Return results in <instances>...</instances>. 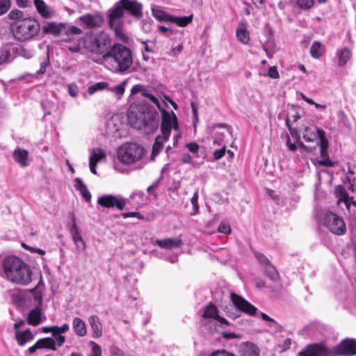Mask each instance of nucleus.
Here are the masks:
<instances>
[{
  "label": "nucleus",
  "instance_id": "obj_1",
  "mask_svg": "<svg viewBox=\"0 0 356 356\" xmlns=\"http://www.w3.org/2000/svg\"><path fill=\"white\" fill-rule=\"evenodd\" d=\"M128 122L135 129L146 134L154 132L159 127V115L153 108L144 106H131L127 113Z\"/></svg>",
  "mask_w": 356,
  "mask_h": 356
},
{
  "label": "nucleus",
  "instance_id": "obj_2",
  "mask_svg": "<svg viewBox=\"0 0 356 356\" xmlns=\"http://www.w3.org/2000/svg\"><path fill=\"white\" fill-rule=\"evenodd\" d=\"M3 270L10 282L28 285L32 281V270L29 265L15 256H8L2 261Z\"/></svg>",
  "mask_w": 356,
  "mask_h": 356
},
{
  "label": "nucleus",
  "instance_id": "obj_3",
  "mask_svg": "<svg viewBox=\"0 0 356 356\" xmlns=\"http://www.w3.org/2000/svg\"><path fill=\"white\" fill-rule=\"evenodd\" d=\"M103 60L111 71L118 73L127 72L133 64L131 50L121 44H115L103 55Z\"/></svg>",
  "mask_w": 356,
  "mask_h": 356
},
{
  "label": "nucleus",
  "instance_id": "obj_4",
  "mask_svg": "<svg viewBox=\"0 0 356 356\" xmlns=\"http://www.w3.org/2000/svg\"><path fill=\"white\" fill-rule=\"evenodd\" d=\"M10 26L14 37L20 41L32 39L38 34L40 29L38 22L31 17L13 22Z\"/></svg>",
  "mask_w": 356,
  "mask_h": 356
},
{
  "label": "nucleus",
  "instance_id": "obj_5",
  "mask_svg": "<svg viewBox=\"0 0 356 356\" xmlns=\"http://www.w3.org/2000/svg\"><path fill=\"white\" fill-rule=\"evenodd\" d=\"M83 40L84 49L96 54L104 55L111 45L108 34L103 31L87 33Z\"/></svg>",
  "mask_w": 356,
  "mask_h": 356
},
{
  "label": "nucleus",
  "instance_id": "obj_6",
  "mask_svg": "<svg viewBox=\"0 0 356 356\" xmlns=\"http://www.w3.org/2000/svg\"><path fill=\"white\" fill-rule=\"evenodd\" d=\"M145 155V148L136 143H127L119 147L117 156L120 161L131 165L141 161Z\"/></svg>",
  "mask_w": 356,
  "mask_h": 356
},
{
  "label": "nucleus",
  "instance_id": "obj_7",
  "mask_svg": "<svg viewBox=\"0 0 356 356\" xmlns=\"http://www.w3.org/2000/svg\"><path fill=\"white\" fill-rule=\"evenodd\" d=\"M178 129L179 124L175 113L172 111L170 113L165 110H162L161 134L156 136L154 141H156V143L163 145L164 142L168 140L171 130L177 131Z\"/></svg>",
  "mask_w": 356,
  "mask_h": 356
},
{
  "label": "nucleus",
  "instance_id": "obj_8",
  "mask_svg": "<svg viewBox=\"0 0 356 356\" xmlns=\"http://www.w3.org/2000/svg\"><path fill=\"white\" fill-rule=\"evenodd\" d=\"M124 13L118 2L107 11L109 27L113 30L116 37L122 40L125 38L123 31L124 25Z\"/></svg>",
  "mask_w": 356,
  "mask_h": 356
},
{
  "label": "nucleus",
  "instance_id": "obj_9",
  "mask_svg": "<svg viewBox=\"0 0 356 356\" xmlns=\"http://www.w3.org/2000/svg\"><path fill=\"white\" fill-rule=\"evenodd\" d=\"M323 224L331 232L337 235L343 234L346 229L343 219L332 212H327L325 214Z\"/></svg>",
  "mask_w": 356,
  "mask_h": 356
},
{
  "label": "nucleus",
  "instance_id": "obj_10",
  "mask_svg": "<svg viewBox=\"0 0 356 356\" xmlns=\"http://www.w3.org/2000/svg\"><path fill=\"white\" fill-rule=\"evenodd\" d=\"M334 356H353L356 355V339L346 338L332 348Z\"/></svg>",
  "mask_w": 356,
  "mask_h": 356
},
{
  "label": "nucleus",
  "instance_id": "obj_11",
  "mask_svg": "<svg viewBox=\"0 0 356 356\" xmlns=\"http://www.w3.org/2000/svg\"><path fill=\"white\" fill-rule=\"evenodd\" d=\"M97 203L105 208L116 207L119 210L122 211L126 204V200L120 196L104 195L98 198Z\"/></svg>",
  "mask_w": 356,
  "mask_h": 356
},
{
  "label": "nucleus",
  "instance_id": "obj_12",
  "mask_svg": "<svg viewBox=\"0 0 356 356\" xmlns=\"http://www.w3.org/2000/svg\"><path fill=\"white\" fill-rule=\"evenodd\" d=\"M124 11H127L131 15L139 19L142 17V6L136 0H120L118 1Z\"/></svg>",
  "mask_w": 356,
  "mask_h": 356
},
{
  "label": "nucleus",
  "instance_id": "obj_13",
  "mask_svg": "<svg viewBox=\"0 0 356 356\" xmlns=\"http://www.w3.org/2000/svg\"><path fill=\"white\" fill-rule=\"evenodd\" d=\"M231 300L234 306L240 311L245 312L249 315H254L257 309L242 297L232 293L231 294Z\"/></svg>",
  "mask_w": 356,
  "mask_h": 356
},
{
  "label": "nucleus",
  "instance_id": "obj_14",
  "mask_svg": "<svg viewBox=\"0 0 356 356\" xmlns=\"http://www.w3.org/2000/svg\"><path fill=\"white\" fill-rule=\"evenodd\" d=\"M70 232L72 240L76 245V250L78 251H83L86 249V243L79 232V229L76 224L75 218L74 216L72 218Z\"/></svg>",
  "mask_w": 356,
  "mask_h": 356
},
{
  "label": "nucleus",
  "instance_id": "obj_15",
  "mask_svg": "<svg viewBox=\"0 0 356 356\" xmlns=\"http://www.w3.org/2000/svg\"><path fill=\"white\" fill-rule=\"evenodd\" d=\"M106 158L105 152L101 148H93L90 151L89 158V167L90 172L95 175L97 174L96 165L101 160Z\"/></svg>",
  "mask_w": 356,
  "mask_h": 356
},
{
  "label": "nucleus",
  "instance_id": "obj_16",
  "mask_svg": "<svg viewBox=\"0 0 356 356\" xmlns=\"http://www.w3.org/2000/svg\"><path fill=\"white\" fill-rule=\"evenodd\" d=\"M79 20L87 29L100 26L103 23V18L99 15L86 14L79 17Z\"/></svg>",
  "mask_w": 356,
  "mask_h": 356
},
{
  "label": "nucleus",
  "instance_id": "obj_17",
  "mask_svg": "<svg viewBox=\"0 0 356 356\" xmlns=\"http://www.w3.org/2000/svg\"><path fill=\"white\" fill-rule=\"evenodd\" d=\"M46 320V317L41 312V307H35L31 309L27 316V323L32 326H38Z\"/></svg>",
  "mask_w": 356,
  "mask_h": 356
},
{
  "label": "nucleus",
  "instance_id": "obj_18",
  "mask_svg": "<svg viewBox=\"0 0 356 356\" xmlns=\"http://www.w3.org/2000/svg\"><path fill=\"white\" fill-rule=\"evenodd\" d=\"M34 5L38 12L44 18H51L55 15L54 10L47 6L43 0H34Z\"/></svg>",
  "mask_w": 356,
  "mask_h": 356
},
{
  "label": "nucleus",
  "instance_id": "obj_19",
  "mask_svg": "<svg viewBox=\"0 0 356 356\" xmlns=\"http://www.w3.org/2000/svg\"><path fill=\"white\" fill-rule=\"evenodd\" d=\"M247 22H241L238 23L236 30L237 40L245 44H248L250 41V32L247 29Z\"/></svg>",
  "mask_w": 356,
  "mask_h": 356
},
{
  "label": "nucleus",
  "instance_id": "obj_20",
  "mask_svg": "<svg viewBox=\"0 0 356 356\" xmlns=\"http://www.w3.org/2000/svg\"><path fill=\"white\" fill-rule=\"evenodd\" d=\"M14 160L18 163L21 167L25 168L29 165V152L20 147H17L13 153Z\"/></svg>",
  "mask_w": 356,
  "mask_h": 356
},
{
  "label": "nucleus",
  "instance_id": "obj_21",
  "mask_svg": "<svg viewBox=\"0 0 356 356\" xmlns=\"http://www.w3.org/2000/svg\"><path fill=\"white\" fill-rule=\"evenodd\" d=\"M88 323L92 330V337L97 339L102 336V325L99 318L93 315L89 317Z\"/></svg>",
  "mask_w": 356,
  "mask_h": 356
},
{
  "label": "nucleus",
  "instance_id": "obj_22",
  "mask_svg": "<svg viewBox=\"0 0 356 356\" xmlns=\"http://www.w3.org/2000/svg\"><path fill=\"white\" fill-rule=\"evenodd\" d=\"M42 288L43 284L42 280V275H40V279L38 285L29 291V296L33 298L35 307H41L42 305Z\"/></svg>",
  "mask_w": 356,
  "mask_h": 356
},
{
  "label": "nucleus",
  "instance_id": "obj_23",
  "mask_svg": "<svg viewBox=\"0 0 356 356\" xmlns=\"http://www.w3.org/2000/svg\"><path fill=\"white\" fill-rule=\"evenodd\" d=\"M324 348L318 344L310 345L299 353L298 356H323Z\"/></svg>",
  "mask_w": 356,
  "mask_h": 356
},
{
  "label": "nucleus",
  "instance_id": "obj_24",
  "mask_svg": "<svg viewBox=\"0 0 356 356\" xmlns=\"http://www.w3.org/2000/svg\"><path fill=\"white\" fill-rule=\"evenodd\" d=\"M63 24H57L56 22H48L43 26L42 31L44 33L52 34L55 36L59 35L65 29Z\"/></svg>",
  "mask_w": 356,
  "mask_h": 356
},
{
  "label": "nucleus",
  "instance_id": "obj_25",
  "mask_svg": "<svg viewBox=\"0 0 356 356\" xmlns=\"http://www.w3.org/2000/svg\"><path fill=\"white\" fill-rule=\"evenodd\" d=\"M156 244H157L160 248L165 249H171L174 248H178L182 243V241L181 238H166L164 239H157L155 241Z\"/></svg>",
  "mask_w": 356,
  "mask_h": 356
},
{
  "label": "nucleus",
  "instance_id": "obj_26",
  "mask_svg": "<svg viewBox=\"0 0 356 356\" xmlns=\"http://www.w3.org/2000/svg\"><path fill=\"white\" fill-rule=\"evenodd\" d=\"M336 196L338 198V203L343 202L348 209L350 207V202L355 204L353 199L349 197L344 187L341 185H339L336 188Z\"/></svg>",
  "mask_w": 356,
  "mask_h": 356
},
{
  "label": "nucleus",
  "instance_id": "obj_27",
  "mask_svg": "<svg viewBox=\"0 0 356 356\" xmlns=\"http://www.w3.org/2000/svg\"><path fill=\"white\" fill-rule=\"evenodd\" d=\"M72 327L75 334L79 337H84L87 334L85 322L79 317H75L72 321Z\"/></svg>",
  "mask_w": 356,
  "mask_h": 356
},
{
  "label": "nucleus",
  "instance_id": "obj_28",
  "mask_svg": "<svg viewBox=\"0 0 356 356\" xmlns=\"http://www.w3.org/2000/svg\"><path fill=\"white\" fill-rule=\"evenodd\" d=\"M16 340L19 346H24L27 342L31 341L34 335L30 330V329H27L23 332L17 331L15 332Z\"/></svg>",
  "mask_w": 356,
  "mask_h": 356
},
{
  "label": "nucleus",
  "instance_id": "obj_29",
  "mask_svg": "<svg viewBox=\"0 0 356 356\" xmlns=\"http://www.w3.org/2000/svg\"><path fill=\"white\" fill-rule=\"evenodd\" d=\"M258 348L252 343L247 342L241 348V356H259Z\"/></svg>",
  "mask_w": 356,
  "mask_h": 356
},
{
  "label": "nucleus",
  "instance_id": "obj_30",
  "mask_svg": "<svg viewBox=\"0 0 356 356\" xmlns=\"http://www.w3.org/2000/svg\"><path fill=\"white\" fill-rule=\"evenodd\" d=\"M83 40L79 38L71 39L67 44V49L72 52H81L84 49Z\"/></svg>",
  "mask_w": 356,
  "mask_h": 356
},
{
  "label": "nucleus",
  "instance_id": "obj_31",
  "mask_svg": "<svg viewBox=\"0 0 356 356\" xmlns=\"http://www.w3.org/2000/svg\"><path fill=\"white\" fill-rule=\"evenodd\" d=\"M74 186L76 190L79 191V192L82 195L83 197L86 201L90 200L91 195H90V192L88 191L86 186L83 184V182L81 181V179L75 178Z\"/></svg>",
  "mask_w": 356,
  "mask_h": 356
},
{
  "label": "nucleus",
  "instance_id": "obj_32",
  "mask_svg": "<svg viewBox=\"0 0 356 356\" xmlns=\"http://www.w3.org/2000/svg\"><path fill=\"white\" fill-rule=\"evenodd\" d=\"M352 56L351 51L346 47L342 48L337 51V56L339 58L338 65L343 66Z\"/></svg>",
  "mask_w": 356,
  "mask_h": 356
},
{
  "label": "nucleus",
  "instance_id": "obj_33",
  "mask_svg": "<svg viewBox=\"0 0 356 356\" xmlns=\"http://www.w3.org/2000/svg\"><path fill=\"white\" fill-rule=\"evenodd\" d=\"M324 45L318 41L314 42L310 48L311 56L314 58H319L324 53Z\"/></svg>",
  "mask_w": 356,
  "mask_h": 356
},
{
  "label": "nucleus",
  "instance_id": "obj_34",
  "mask_svg": "<svg viewBox=\"0 0 356 356\" xmlns=\"http://www.w3.org/2000/svg\"><path fill=\"white\" fill-rule=\"evenodd\" d=\"M317 134L319 141L317 143L316 145L320 146L321 154L322 156H324L328 145V142L325 137V131L323 130L317 129Z\"/></svg>",
  "mask_w": 356,
  "mask_h": 356
},
{
  "label": "nucleus",
  "instance_id": "obj_35",
  "mask_svg": "<svg viewBox=\"0 0 356 356\" xmlns=\"http://www.w3.org/2000/svg\"><path fill=\"white\" fill-rule=\"evenodd\" d=\"M193 20V15L189 16H183V17H176L172 16L171 18V22L175 23L177 26L180 27H185L188 24H189Z\"/></svg>",
  "mask_w": 356,
  "mask_h": 356
},
{
  "label": "nucleus",
  "instance_id": "obj_36",
  "mask_svg": "<svg viewBox=\"0 0 356 356\" xmlns=\"http://www.w3.org/2000/svg\"><path fill=\"white\" fill-rule=\"evenodd\" d=\"M152 15L159 21L170 22L172 15L167 14L159 8H153L152 9Z\"/></svg>",
  "mask_w": 356,
  "mask_h": 356
},
{
  "label": "nucleus",
  "instance_id": "obj_37",
  "mask_svg": "<svg viewBox=\"0 0 356 356\" xmlns=\"http://www.w3.org/2000/svg\"><path fill=\"white\" fill-rule=\"evenodd\" d=\"M218 316V315L217 314V309L212 304L208 305L205 308L204 314H203V317L205 318H211L213 319H216Z\"/></svg>",
  "mask_w": 356,
  "mask_h": 356
},
{
  "label": "nucleus",
  "instance_id": "obj_38",
  "mask_svg": "<svg viewBox=\"0 0 356 356\" xmlns=\"http://www.w3.org/2000/svg\"><path fill=\"white\" fill-rule=\"evenodd\" d=\"M264 268L265 274L269 278H270L272 280H276L277 279L278 273L276 270L275 268L271 264H268V265Z\"/></svg>",
  "mask_w": 356,
  "mask_h": 356
},
{
  "label": "nucleus",
  "instance_id": "obj_39",
  "mask_svg": "<svg viewBox=\"0 0 356 356\" xmlns=\"http://www.w3.org/2000/svg\"><path fill=\"white\" fill-rule=\"evenodd\" d=\"M42 348H49L55 350V341L50 337L39 339Z\"/></svg>",
  "mask_w": 356,
  "mask_h": 356
},
{
  "label": "nucleus",
  "instance_id": "obj_40",
  "mask_svg": "<svg viewBox=\"0 0 356 356\" xmlns=\"http://www.w3.org/2000/svg\"><path fill=\"white\" fill-rule=\"evenodd\" d=\"M107 86L108 83L106 82H98L94 85L90 86L88 89V92L90 95H93L97 91H100L106 88Z\"/></svg>",
  "mask_w": 356,
  "mask_h": 356
},
{
  "label": "nucleus",
  "instance_id": "obj_41",
  "mask_svg": "<svg viewBox=\"0 0 356 356\" xmlns=\"http://www.w3.org/2000/svg\"><path fill=\"white\" fill-rule=\"evenodd\" d=\"M127 83L126 81H122L119 85L115 86L112 89H109L110 91L115 92L117 98L120 99L124 92V86Z\"/></svg>",
  "mask_w": 356,
  "mask_h": 356
},
{
  "label": "nucleus",
  "instance_id": "obj_42",
  "mask_svg": "<svg viewBox=\"0 0 356 356\" xmlns=\"http://www.w3.org/2000/svg\"><path fill=\"white\" fill-rule=\"evenodd\" d=\"M318 138V134L311 131V129L306 127L303 132V138L308 142H313Z\"/></svg>",
  "mask_w": 356,
  "mask_h": 356
},
{
  "label": "nucleus",
  "instance_id": "obj_43",
  "mask_svg": "<svg viewBox=\"0 0 356 356\" xmlns=\"http://www.w3.org/2000/svg\"><path fill=\"white\" fill-rule=\"evenodd\" d=\"M90 343L92 345V350L88 356H102L101 346L93 341H90Z\"/></svg>",
  "mask_w": 356,
  "mask_h": 356
},
{
  "label": "nucleus",
  "instance_id": "obj_44",
  "mask_svg": "<svg viewBox=\"0 0 356 356\" xmlns=\"http://www.w3.org/2000/svg\"><path fill=\"white\" fill-rule=\"evenodd\" d=\"M197 200H198V193H197V191H195L191 200V204L193 205V210H194V211L193 213H191V215H196L198 213L199 206H198V203H197Z\"/></svg>",
  "mask_w": 356,
  "mask_h": 356
},
{
  "label": "nucleus",
  "instance_id": "obj_45",
  "mask_svg": "<svg viewBox=\"0 0 356 356\" xmlns=\"http://www.w3.org/2000/svg\"><path fill=\"white\" fill-rule=\"evenodd\" d=\"M216 128H225L227 133L231 134L232 132V128L227 124L225 123H217L211 127H209V131H214Z\"/></svg>",
  "mask_w": 356,
  "mask_h": 356
},
{
  "label": "nucleus",
  "instance_id": "obj_46",
  "mask_svg": "<svg viewBox=\"0 0 356 356\" xmlns=\"http://www.w3.org/2000/svg\"><path fill=\"white\" fill-rule=\"evenodd\" d=\"M10 7V0H0V15L6 13Z\"/></svg>",
  "mask_w": 356,
  "mask_h": 356
},
{
  "label": "nucleus",
  "instance_id": "obj_47",
  "mask_svg": "<svg viewBox=\"0 0 356 356\" xmlns=\"http://www.w3.org/2000/svg\"><path fill=\"white\" fill-rule=\"evenodd\" d=\"M218 230L219 232L222 234H229L231 232V228L227 222H221L218 226Z\"/></svg>",
  "mask_w": 356,
  "mask_h": 356
},
{
  "label": "nucleus",
  "instance_id": "obj_48",
  "mask_svg": "<svg viewBox=\"0 0 356 356\" xmlns=\"http://www.w3.org/2000/svg\"><path fill=\"white\" fill-rule=\"evenodd\" d=\"M8 16L11 19L14 20L13 22H16L18 19H23L24 18L22 17V12L18 10L10 11Z\"/></svg>",
  "mask_w": 356,
  "mask_h": 356
},
{
  "label": "nucleus",
  "instance_id": "obj_49",
  "mask_svg": "<svg viewBox=\"0 0 356 356\" xmlns=\"http://www.w3.org/2000/svg\"><path fill=\"white\" fill-rule=\"evenodd\" d=\"M298 5L303 9H309L314 5V0H297Z\"/></svg>",
  "mask_w": 356,
  "mask_h": 356
},
{
  "label": "nucleus",
  "instance_id": "obj_50",
  "mask_svg": "<svg viewBox=\"0 0 356 356\" xmlns=\"http://www.w3.org/2000/svg\"><path fill=\"white\" fill-rule=\"evenodd\" d=\"M143 96H145L147 98H149V100H151V102H153L157 106V108L161 111V112L162 113V110H163V109L161 108V104H160L159 100L158 99V98H156L153 95H152L150 93H147V92H143Z\"/></svg>",
  "mask_w": 356,
  "mask_h": 356
},
{
  "label": "nucleus",
  "instance_id": "obj_51",
  "mask_svg": "<svg viewBox=\"0 0 356 356\" xmlns=\"http://www.w3.org/2000/svg\"><path fill=\"white\" fill-rule=\"evenodd\" d=\"M68 89V93L70 96L72 97H75L77 96L79 93V88L78 86L74 83H71L67 86Z\"/></svg>",
  "mask_w": 356,
  "mask_h": 356
},
{
  "label": "nucleus",
  "instance_id": "obj_52",
  "mask_svg": "<svg viewBox=\"0 0 356 356\" xmlns=\"http://www.w3.org/2000/svg\"><path fill=\"white\" fill-rule=\"evenodd\" d=\"M225 152H226L225 146L222 147L220 149L215 150L213 154V160L218 161V160L220 159L222 157L224 156Z\"/></svg>",
  "mask_w": 356,
  "mask_h": 356
},
{
  "label": "nucleus",
  "instance_id": "obj_53",
  "mask_svg": "<svg viewBox=\"0 0 356 356\" xmlns=\"http://www.w3.org/2000/svg\"><path fill=\"white\" fill-rule=\"evenodd\" d=\"M162 148V145L156 143V141H154V143L152 147V159H154L155 156H156L159 154Z\"/></svg>",
  "mask_w": 356,
  "mask_h": 356
},
{
  "label": "nucleus",
  "instance_id": "obj_54",
  "mask_svg": "<svg viewBox=\"0 0 356 356\" xmlns=\"http://www.w3.org/2000/svg\"><path fill=\"white\" fill-rule=\"evenodd\" d=\"M268 76L272 79H278L280 76L277 69L275 66H272L268 69Z\"/></svg>",
  "mask_w": 356,
  "mask_h": 356
},
{
  "label": "nucleus",
  "instance_id": "obj_55",
  "mask_svg": "<svg viewBox=\"0 0 356 356\" xmlns=\"http://www.w3.org/2000/svg\"><path fill=\"white\" fill-rule=\"evenodd\" d=\"M187 149L193 154H196L199 151V145L196 143H189L186 145Z\"/></svg>",
  "mask_w": 356,
  "mask_h": 356
},
{
  "label": "nucleus",
  "instance_id": "obj_56",
  "mask_svg": "<svg viewBox=\"0 0 356 356\" xmlns=\"http://www.w3.org/2000/svg\"><path fill=\"white\" fill-rule=\"evenodd\" d=\"M256 257L257 258L259 262L264 267L266 266L268 264H270L268 258L262 254L257 253Z\"/></svg>",
  "mask_w": 356,
  "mask_h": 356
},
{
  "label": "nucleus",
  "instance_id": "obj_57",
  "mask_svg": "<svg viewBox=\"0 0 356 356\" xmlns=\"http://www.w3.org/2000/svg\"><path fill=\"white\" fill-rule=\"evenodd\" d=\"M49 65V58L47 57L44 62L40 64V69L37 71V74H43L46 72L47 67Z\"/></svg>",
  "mask_w": 356,
  "mask_h": 356
},
{
  "label": "nucleus",
  "instance_id": "obj_58",
  "mask_svg": "<svg viewBox=\"0 0 356 356\" xmlns=\"http://www.w3.org/2000/svg\"><path fill=\"white\" fill-rule=\"evenodd\" d=\"M291 343V339L287 338L283 341L282 344H279L278 347L280 348V351H285L289 348Z\"/></svg>",
  "mask_w": 356,
  "mask_h": 356
},
{
  "label": "nucleus",
  "instance_id": "obj_59",
  "mask_svg": "<svg viewBox=\"0 0 356 356\" xmlns=\"http://www.w3.org/2000/svg\"><path fill=\"white\" fill-rule=\"evenodd\" d=\"M70 327L68 324H64L60 327L54 326L55 334L64 333L69 330Z\"/></svg>",
  "mask_w": 356,
  "mask_h": 356
},
{
  "label": "nucleus",
  "instance_id": "obj_60",
  "mask_svg": "<svg viewBox=\"0 0 356 356\" xmlns=\"http://www.w3.org/2000/svg\"><path fill=\"white\" fill-rule=\"evenodd\" d=\"M209 356H235L225 350L213 351Z\"/></svg>",
  "mask_w": 356,
  "mask_h": 356
},
{
  "label": "nucleus",
  "instance_id": "obj_61",
  "mask_svg": "<svg viewBox=\"0 0 356 356\" xmlns=\"http://www.w3.org/2000/svg\"><path fill=\"white\" fill-rule=\"evenodd\" d=\"M122 217L124 219L130 217H136L139 219L143 218V216H140V214L138 212H127V213H123L121 214Z\"/></svg>",
  "mask_w": 356,
  "mask_h": 356
},
{
  "label": "nucleus",
  "instance_id": "obj_62",
  "mask_svg": "<svg viewBox=\"0 0 356 356\" xmlns=\"http://www.w3.org/2000/svg\"><path fill=\"white\" fill-rule=\"evenodd\" d=\"M111 356H124V352L118 347H113L111 349Z\"/></svg>",
  "mask_w": 356,
  "mask_h": 356
},
{
  "label": "nucleus",
  "instance_id": "obj_63",
  "mask_svg": "<svg viewBox=\"0 0 356 356\" xmlns=\"http://www.w3.org/2000/svg\"><path fill=\"white\" fill-rule=\"evenodd\" d=\"M81 33V30L76 26H72L67 31V34L79 35Z\"/></svg>",
  "mask_w": 356,
  "mask_h": 356
},
{
  "label": "nucleus",
  "instance_id": "obj_64",
  "mask_svg": "<svg viewBox=\"0 0 356 356\" xmlns=\"http://www.w3.org/2000/svg\"><path fill=\"white\" fill-rule=\"evenodd\" d=\"M57 341L58 346H61L65 341V337L60 334H53Z\"/></svg>",
  "mask_w": 356,
  "mask_h": 356
}]
</instances>
